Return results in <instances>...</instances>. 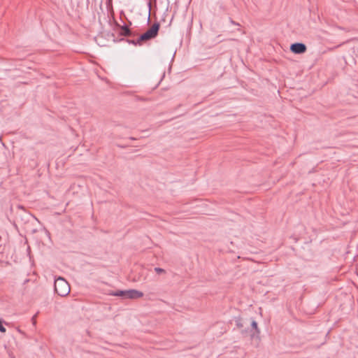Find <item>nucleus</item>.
Segmentation results:
<instances>
[{"mask_svg": "<svg viewBox=\"0 0 358 358\" xmlns=\"http://www.w3.org/2000/svg\"><path fill=\"white\" fill-rule=\"evenodd\" d=\"M54 287L55 292L61 296H65L70 292V286L68 282L62 277L55 279Z\"/></svg>", "mask_w": 358, "mask_h": 358, "instance_id": "obj_2", "label": "nucleus"}, {"mask_svg": "<svg viewBox=\"0 0 358 358\" xmlns=\"http://www.w3.org/2000/svg\"><path fill=\"white\" fill-rule=\"evenodd\" d=\"M155 271L158 274L165 273L166 271L164 268L159 267H155Z\"/></svg>", "mask_w": 358, "mask_h": 358, "instance_id": "obj_11", "label": "nucleus"}, {"mask_svg": "<svg viewBox=\"0 0 358 358\" xmlns=\"http://www.w3.org/2000/svg\"><path fill=\"white\" fill-rule=\"evenodd\" d=\"M120 35L122 36H131L132 32L131 29L129 28V27L127 24H123L122 26H120Z\"/></svg>", "mask_w": 358, "mask_h": 358, "instance_id": "obj_8", "label": "nucleus"}, {"mask_svg": "<svg viewBox=\"0 0 358 358\" xmlns=\"http://www.w3.org/2000/svg\"><path fill=\"white\" fill-rule=\"evenodd\" d=\"M6 331V329L3 325V321L1 319H0V332L4 333Z\"/></svg>", "mask_w": 358, "mask_h": 358, "instance_id": "obj_12", "label": "nucleus"}, {"mask_svg": "<svg viewBox=\"0 0 358 358\" xmlns=\"http://www.w3.org/2000/svg\"><path fill=\"white\" fill-rule=\"evenodd\" d=\"M159 29V22H155L150 29L138 38L137 43H143L155 38L158 36Z\"/></svg>", "mask_w": 358, "mask_h": 358, "instance_id": "obj_1", "label": "nucleus"}, {"mask_svg": "<svg viewBox=\"0 0 358 358\" xmlns=\"http://www.w3.org/2000/svg\"><path fill=\"white\" fill-rule=\"evenodd\" d=\"M290 51L294 54L301 55L306 52L307 47L303 43H294L290 45Z\"/></svg>", "mask_w": 358, "mask_h": 358, "instance_id": "obj_4", "label": "nucleus"}, {"mask_svg": "<svg viewBox=\"0 0 358 358\" xmlns=\"http://www.w3.org/2000/svg\"><path fill=\"white\" fill-rule=\"evenodd\" d=\"M121 41H125V39L122 38ZM126 41L128 42L129 44H133L134 45H141L142 44V43H137V40L127 39Z\"/></svg>", "mask_w": 358, "mask_h": 358, "instance_id": "obj_10", "label": "nucleus"}, {"mask_svg": "<svg viewBox=\"0 0 358 358\" xmlns=\"http://www.w3.org/2000/svg\"><path fill=\"white\" fill-rule=\"evenodd\" d=\"M128 290H117L110 292L108 294L110 296H120L122 299H127Z\"/></svg>", "mask_w": 358, "mask_h": 358, "instance_id": "obj_9", "label": "nucleus"}, {"mask_svg": "<svg viewBox=\"0 0 358 358\" xmlns=\"http://www.w3.org/2000/svg\"><path fill=\"white\" fill-rule=\"evenodd\" d=\"M250 326L251 329L250 331L248 330V332L250 334V336L252 338L258 337L260 334V330L258 328L257 322L255 320H252Z\"/></svg>", "mask_w": 358, "mask_h": 358, "instance_id": "obj_5", "label": "nucleus"}, {"mask_svg": "<svg viewBox=\"0 0 358 358\" xmlns=\"http://www.w3.org/2000/svg\"><path fill=\"white\" fill-rule=\"evenodd\" d=\"M34 218L33 215L27 212L23 208L16 214V221L22 224H27Z\"/></svg>", "mask_w": 358, "mask_h": 358, "instance_id": "obj_3", "label": "nucleus"}, {"mask_svg": "<svg viewBox=\"0 0 358 358\" xmlns=\"http://www.w3.org/2000/svg\"><path fill=\"white\" fill-rule=\"evenodd\" d=\"M172 20H173V17L171 18V20H170V24L172 22Z\"/></svg>", "mask_w": 358, "mask_h": 358, "instance_id": "obj_20", "label": "nucleus"}, {"mask_svg": "<svg viewBox=\"0 0 358 358\" xmlns=\"http://www.w3.org/2000/svg\"><path fill=\"white\" fill-rule=\"evenodd\" d=\"M102 3H103V1H102V0H101L100 6L102 5Z\"/></svg>", "mask_w": 358, "mask_h": 358, "instance_id": "obj_19", "label": "nucleus"}, {"mask_svg": "<svg viewBox=\"0 0 358 358\" xmlns=\"http://www.w3.org/2000/svg\"><path fill=\"white\" fill-rule=\"evenodd\" d=\"M156 2H157V0H148V6L149 8L150 9L151 8L152 3H156Z\"/></svg>", "mask_w": 358, "mask_h": 358, "instance_id": "obj_13", "label": "nucleus"}, {"mask_svg": "<svg viewBox=\"0 0 358 358\" xmlns=\"http://www.w3.org/2000/svg\"><path fill=\"white\" fill-rule=\"evenodd\" d=\"M106 6L107 7H110L113 6V0H106Z\"/></svg>", "mask_w": 358, "mask_h": 358, "instance_id": "obj_16", "label": "nucleus"}, {"mask_svg": "<svg viewBox=\"0 0 358 358\" xmlns=\"http://www.w3.org/2000/svg\"><path fill=\"white\" fill-rule=\"evenodd\" d=\"M36 316L37 315L36 314L31 317V321L34 325H35L36 323Z\"/></svg>", "mask_w": 358, "mask_h": 358, "instance_id": "obj_15", "label": "nucleus"}, {"mask_svg": "<svg viewBox=\"0 0 358 358\" xmlns=\"http://www.w3.org/2000/svg\"><path fill=\"white\" fill-rule=\"evenodd\" d=\"M143 296V293L136 289H128L127 299H136Z\"/></svg>", "mask_w": 358, "mask_h": 358, "instance_id": "obj_7", "label": "nucleus"}, {"mask_svg": "<svg viewBox=\"0 0 358 358\" xmlns=\"http://www.w3.org/2000/svg\"><path fill=\"white\" fill-rule=\"evenodd\" d=\"M130 139L131 140H135L136 138H133V137H131Z\"/></svg>", "mask_w": 358, "mask_h": 358, "instance_id": "obj_18", "label": "nucleus"}, {"mask_svg": "<svg viewBox=\"0 0 358 358\" xmlns=\"http://www.w3.org/2000/svg\"><path fill=\"white\" fill-rule=\"evenodd\" d=\"M234 320L235 322L236 328L241 331L242 334L247 335L248 333V329H243L244 324H243V319L241 317H235L234 318Z\"/></svg>", "mask_w": 358, "mask_h": 358, "instance_id": "obj_6", "label": "nucleus"}, {"mask_svg": "<svg viewBox=\"0 0 358 358\" xmlns=\"http://www.w3.org/2000/svg\"><path fill=\"white\" fill-rule=\"evenodd\" d=\"M166 16H167V13H164V16H163V17H162V21H165V17H166Z\"/></svg>", "mask_w": 358, "mask_h": 358, "instance_id": "obj_17", "label": "nucleus"}, {"mask_svg": "<svg viewBox=\"0 0 358 358\" xmlns=\"http://www.w3.org/2000/svg\"><path fill=\"white\" fill-rule=\"evenodd\" d=\"M229 22L231 24H234V25H236V26H239V23L235 22L234 20H233L231 17H229Z\"/></svg>", "mask_w": 358, "mask_h": 358, "instance_id": "obj_14", "label": "nucleus"}]
</instances>
